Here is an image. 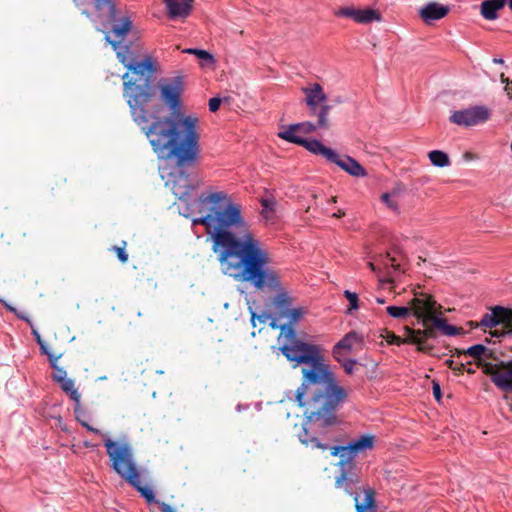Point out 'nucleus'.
<instances>
[{"mask_svg": "<svg viewBox=\"0 0 512 512\" xmlns=\"http://www.w3.org/2000/svg\"><path fill=\"white\" fill-rule=\"evenodd\" d=\"M271 298L266 303L269 313L257 314L252 306L248 307L251 323L256 327V321L265 324L271 319L270 326L280 329L281 353L293 368L301 367L302 371V382L295 392V401L304 416L299 441L308 448L325 451L330 447L323 440L329 428L339 423L337 410L347 401L348 390L339 384L321 347L296 332L294 326L298 322L290 323L289 317L275 316L269 307Z\"/></svg>", "mask_w": 512, "mask_h": 512, "instance_id": "f257e3e1", "label": "nucleus"}, {"mask_svg": "<svg viewBox=\"0 0 512 512\" xmlns=\"http://www.w3.org/2000/svg\"><path fill=\"white\" fill-rule=\"evenodd\" d=\"M142 129L159 158L175 161L165 184L179 200H185L192 190L203 184L202 178L184 171L195 165L199 157L198 119L186 117L173 121L169 117H157Z\"/></svg>", "mask_w": 512, "mask_h": 512, "instance_id": "f03ea898", "label": "nucleus"}, {"mask_svg": "<svg viewBox=\"0 0 512 512\" xmlns=\"http://www.w3.org/2000/svg\"><path fill=\"white\" fill-rule=\"evenodd\" d=\"M201 204H212L210 213L194 219L193 224L203 225L212 239V250L219 256H269L263 244L246 227L240 206L230 201L224 192L198 198Z\"/></svg>", "mask_w": 512, "mask_h": 512, "instance_id": "7ed1b4c3", "label": "nucleus"}, {"mask_svg": "<svg viewBox=\"0 0 512 512\" xmlns=\"http://www.w3.org/2000/svg\"><path fill=\"white\" fill-rule=\"evenodd\" d=\"M267 258H219L222 272L240 282H250L258 290L274 292L269 307L279 318L289 317L290 323L299 322L305 310L293 307V298L283 286L278 273L266 265Z\"/></svg>", "mask_w": 512, "mask_h": 512, "instance_id": "20e7f679", "label": "nucleus"}, {"mask_svg": "<svg viewBox=\"0 0 512 512\" xmlns=\"http://www.w3.org/2000/svg\"><path fill=\"white\" fill-rule=\"evenodd\" d=\"M117 56L129 71L122 76L123 95L127 100L132 118L138 125L147 124L149 118L145 106L155 96L153 77L156 68L153 60L151 57H146L141 61L131 59L126 63L124 55L118 52Z\"/></svg>", "mask_w": 512, "mask_h": 512, "instance_id": "39448f33", "label": "nucleus"}, {"mask_svg": "<svg viewBox=\"0 0 512 512\" xmlns=\"http://www.w3.org/2000/svg\"><path fill=\"white\" fill-rule=\"evenodd\" d=\"M374 444L373 435H361L345 446H336L331 448V455L339 456L340 475L336 478L335 486L343 489L351 495L355 502L357 512H366L374 506V491L367 487L363 489V495L357 493V485L360 481L356 472L353 459L355 456L366 449H371Z\"/></svg>", "mask_w": 512, "mask_h": 512, "instance_id": "423d86ee", "label": "nucleus"}, {"mask_svg": "<svg viewBox=\"0 0 512 512\" xmlns=\"http://www.w3.org/2000/svg\"><path fill=\"white\" fill-rule=\"evenodd\" d=\"M104 446L112 470L134 487L148 504H159L161 512H175L170 505L164 502H158L153 490L141 483L133 449L128 441H114L110 438H106L104 440Z\"/></svg>", "mask_w": 512, "mask_h": 512, "instance_id": "0eeeda50", "label": "nucleus"}, {"mask_svg": "<svg viewBox=\"0 0 512 512\" xmlns=\"http://www.w3.org/2000/svg\"><path fill=\"white\" fill-rule=\"evenodd\" d=\"M160 98L171 111L168 116L173 121H180L187 116L180 113L181 96L184 92V81L182 76H175L159 83Z\"/></svg>", "mask_w": 512, "mask_h": 512, "instance_id": "6e6552de", "label": "nucleus"}, {"mask_svg": "<svg viewBox=\"0 0 512 512\" xmlns=\"http://www.w3.org/2000/svg\"><path fill=\"white\" fill-rule=\"evenodd\" d=\"M317 155L323 156L327 161L336 164L342 170L354 177H365V168L354 158L344 155L340 156L336 151L322 145Z\"/></svg>", "mask_w": 512, "mask_h": 512, "instance_id": "1a4fd4ad", "label": "nucleus"}, {"mask_svg": "<svg viewBox=\"0 0 512 512\" xmlns=\"http://www.w3.org/2000/svg\"><path fill=\"white\" fill-rule=\"evenodd\" d=\"M484 372L490 376L492 383L497 388L505 392H512V361L486 364Z\"/></svg>", "mask_w": 512, "mask_h": 512, "instance_id": "9d476101", "label": "nucleus"}, {"mask_svg": "<svg viewBox=\"0 0 512 512\" xmlns=\"http://www.w3.org/2000/svg\"><path fill=\"white\" fill-rule=\"evenodd\" d=\"M490 118V111L485 106H474L468 109L455 111L450 116V121L459 126H474L484 123Z\"/></svg>", "mask_w": 512, "mask_h": 512, "instance_id": "9b49d317", "label": "nucleus"}, {"mask_svg": "<svg viewBox=\"0 0 512 512\" xmlns=\"http://www.w3.org/2000/svg\"><path fill=\"white\" fill-rule=\"evenodd\" d=\"M512 323V311L502 306H495L489 313L481 318L477 326L485 328H494L500 324H504L509 330Z\"/></svg>", "mask_w": 512, "mask_h": 512, "instance_id": "f8f14e48", "label": "nucleus"}, {"mask_svg": "<svg viewBox=\"0 0 512 512\" xmlns=\"http://www.w3.org/2000/svg\"><path fill=\"white\" fill-rule=\"evenodd\" d=\"M362 344V336L355 331H351L345 334L343 338L333 346L332 355L335 360H341L343 356H347L358 347L361 348Z\"/></svg>", "mask_w": 512, "mask_h": 512, "instance_id": "ddd939ff", "label": "nucleus"}, {"mask_svg": "<svg viewBox=\"0 0 512 512\" xmlns=\"http://www.w3.org/2000/svg\"><path fill=\"white\" fill-rule=\"evenodd\" d=\"M299 131L297 130L294 124L287 126L282 131L278 133V137L284 139L290 143H294L300 146L305 147L308 151L313 154H318L319 148L322 147V143L316 139L306 140L299 135Z\"/></svg>", "mask_w": 512, "mask_h": 512, "instance_id": "4468645a", "label": "nucleus"}, {"mask_svg": "<svg viewBox=\"0 0 512 512\" xmlns=\"http://www.w3.org/2000/svg\"><path fill=\"white\" fill-rule=\"evenodd\" d=\"M132 28V22L128 17H124L119 23L113 25L110 36L109 33L105 34V40L112 46L114 50H117L120 44L124 41L127 34Z\"/></svg>", "mask_w": 512, "mask_h": 512, "instance_id": "2eb2a0df", "label": "nucleus"}, {"mask_svg": "<svg viewBox=\"0 0 512 512\" xmlns=\"http://www.w3.org/2000/svg\"><path fill=\"white\" fill-rule=\"evenodd\" d=\"M434 300L427 294H420L411 300V309L414 315L422 320L430 318L434 311Z\"/></svg>", "mask_w": 512, "mask_h": 512, "instance_id": "dca6fc26", "label": "nucleus"}, {"mask_svg": "<svg viewBox=\"0 0 512 512\" xmlns=\"http://www.w3.org/2000/svg\"><path fill=\"white\" fill-rule=\"evenodd\" d=\"M303 92L306 95L305 102L310 112H316V108L320 107L322 104H326L327 95L319 83H314L310 87L303 88Z\"/></svg>", "mask_w": 512, "mask_h": 512, "instance_id": "f3484780", "label": "nucleus"}, {"mask_svg": "<svg viewBox=\"0 0 512 512\" xmlns=\"http://www.w3.org/2000/svg\"><path fill=\"white\" fill-rule=\"evenodd\" d=\"M449 12V8L437 2H430L419 10L421 19L430 24L432 21L444 18Z\"/></svg>", "mask_w": 512, "mask_h": 512, "instance_id": "a211bd4d", "label": "nucleus"}, {"mask_svg": "<svg viewBox=\"0 0 512 512\" xmlns=\"http://www.w3.org/2000/svg\"><path fill=\"white\" fill-rule=\"evenodd\" d=\"M427 332L420 330H413L409 327L404 328V336L402 337L403 344H414L419 351H427L429 346L426 344Z\"/></svg>", "mask_w": 512, "mask_h": 512, "instance_id": "6ab92c4d", "label": "nucleus"}, {"mask_svg": "<svg viewBox=\"0 0 512 512\" xmlns=\"http://www.w3.org/2000/svg\"><path fill=\"white\" fill-rule=\"evenodd\" d=\"M171 18L187 17L192 10L193 0H164Z\"/></svg>", "mask_w": 512, "mask_h": 512, "instance_id": "aec40b11", "label": "nucleus"}, {"mask_svg": "<svg viewBox=\"0 0 512 512\" xmlns=\"http://www.w3.org/2000/svg\"><path fill=\"white\" fill-rule=\"evenodd\" d=\"M506 3L507 0H485L480 5V14L485 20H496L498 12L505 7Z\"/></svg>", "mask_w": 512, "mask_h": 512, "instance_id": "412c9836", "label": "nucleus"}, {"mask_svg": "<svg viewBox=\"0 0 512 512\" xmlns=\"http://www.w3.org/2000/svg\"><path fill=\"white\" fill-rule=\"evenodd\" d=\"M74 3L80 7L83 4V0H74ZM95 8L100 13H105L109 21H115L116 7L113 0H95Z\"/></svg>", "mask_w": 512, "mask_h": 512, "instance_id": "4be33fe9", "label": "nucleus"}, {"mask_svg": "<svg viewBox=\"0 0 512 512\" xmlns=\"http://www.w3.org/2000/svg\"><path fill=\"white\" fill-rule=\"evenodd\" d=\"M332 106L330 104H322L320 107L316 108V112H310L312 116L317 117V126L321 129H329L330 121L328 118L329 112Z\"/></svg>", "mask_w": 512, "mask_h": 512, "instance_id": "5701e85b", "label": "nucleus"}, {"mask_svg": "<svg viewBox=\"0 0 512 512\" xmlns=\"http://www.w3.org/2000/svg\"><path fill=\"white\" fill-rule=\"evenodd\" d=\"M380 20L381 14L377 10L371 8L357 9L355 21L358 23L366 24Z\"/></svg>", "mask_w": 512, "mask_h": 512, "instance_id": "b1692460", "label": "nucleus"}, {"mask_svg": "<svg viewBox=\"0 0 512 512\" xmlns=\"http://www.w3.org/2000/svg\"><path fill=\"white\" fill-rule=\"evenodd\" d=\"M58 383L60 384L61 389L65 393L69 394L71 400H73L78 405L80 403V394L74 387V381L70 378H65Z\"/></svg>", "mask_w": 512, "mask_h": 512, "instance_id": "393cba45", "label": "nucleus"}, {"mask_svg": "<svg viewBox=\"0 0 512 512\" xmlns=\"http://www.w3.org/2000/svg\"><path fill=\"white\" fill-rule=\"evenodd\" d=\"M431 163L436 167H446L450 165L448 155L440 150H433L428 153Z\"/></svg>", "mask_w": 512, "mask_h": 512, "instance_id": "a878e982", "label": "nucleus"}, {"mask_svg": "<svg viewBox=\"0 0 512 512\" xmlns=\"http://www.w3.org/2000/svg\"><path fill=\"white\" fill-rule=\"evenodd\" d=\"M432 323L437 329L441 330L447 336H455L458 334V329L455 326L448 324L442 318L433 317Z\"/></svg>", "mask_w": 512, "mask_h": 512, "instance_id": "bb28decb", "label": "nucleus"}, {"mask_svg": "<svg viewBox=\"0 0 512 512\" xmlns=\"http://www.w3.org/2000/svg\"><path fill=\"white\" fill-rule=\"evenodd\" d=\"M59 358H60V355L59 356L49 355L50 364H51L52 368L54 369L53 379L57 383L61 380H64L65 378H67V373H66L65 369L58 366V364H57Z\"/></svg>", "mask_w": 512, "mask_h": 512, "instance_id": "cd10ccee", "label": "nucleus"}, {"mask_svg": "<svg viewBox=\"0 0 512 512\" xmlns=\"http://www.w3.org/2000/svg\"><path fill=\"white\" fill-rule=\"evenodd\" d=\"M386 311L391 317L401 319L409 315L410 308L404 306H388Z\"/></svg>", "mask_w": 512, "mask_h": 512, "instance_id": "c85d7f7f", "label": "nucleus"}, {"mask_svg": "<svg viewBox=\"0 0 512 512\" xmlns=\"http://www.w3.org/2000/svg\"><path fill=\"white\" fill-rule=\"evenodd\" d=\"M344 296L349 301V308L346 313L351 314L352 311L357 310L359 308V298L357 293L351 292L350 290L344 291Z\"/></svg>", "mask_w": 512, "mask_h": 512, "instance_id": "c756f323", "label": "nucleus"}, {"mask_svg": "<svg viewBox=\"0 0 512 512\" xmlns=\"http://www.w3.org/2000/svg\"><path fill=\"white\" fill-rule=\"evenodd\" d=\"M486 350L487 348L484 345L475 344L473 346H470L466 350V354L476 359H479L486 352Z\"/></svg>", "mask_w": 512, "mask_h": 512, "instance_id": "7c9ffc66", "label": "nucleus"}, {"mask_svg": "<svg viewBox=\"0 0 512 512\" xmlns=\"http://www.w3.org/2000/svg\"><path fill=\"white\" fill-rule=\"evenodd\" d=\"M339 362L342 367L344 368V371L351 375L354 372V367L357 364V361L355 359L348 358L347 356H343L341 360H336Z\"/></svg>", "mask_w": 512, "mask_h": 512, "instance_id": "2f4dec72", "label": "nucleus"}, {"mask_svg": "<svg viewBox=\"0 0 512 512\" xmlns=\"http://www.w3.org/2000/svg\"><path fill=\"white\" fill-rule=\"evenodd\" d=\"M294 125L296 126L297 130L301 134H309V133L314 132L317 128H319L317 126V124H313L312 122H308V121L302 122V123H297Z\"/></svg>", "mask_w": 512, "mask_h": 512, "instance_id": "473e14b6", "label": "nucleus"}, {"mask_svg": "<svg viewBox=\"0 0 512 512\" xmlns=\"http://www.w3.org/2000/svg\"><path fill=\"white\" fill-rule=\"evenodd\" d=\"M357 9L353 7H341L337 12H335L336 16L339 17H348L355 20Z\"/></svg>", "mask_w": 512, "mask_h": 512, "instance_id": "72a5a7b5", "label": "nucleus"}, {"mask_svg": "<svg viewBox=\"0 0 512 512\" xmlns=\"http://www.w3.org/2000/svg\"><path fill=\"white\" fill-rule=\"evenodd\" d=\"M391 194L390 193H384L381 196V200L393 211H398V204L397 202L391 200Z\"/></svg>", "mask_w": 512, "mask_h": 512, "instance_id": "f704fd0d", "label": "nucleus"}, {"mask_svg": "<svg viewBox=\"0 0 512 512\" xmlns=\"http://www.w3.org/2000/svg\"><path fill=\"white\" fill-rule=\"evenodd\" d=\"M66 178L62 176L55 177L54 184L51 186L52 191H63L66 184Z\"/></svg>", "mask_w": 512, "mask_h": 512, "instance_id": "c9c22d12", "label": "nucleus"}, {"mask_svg": "<svg viewBox=\"0 0 512 512\" xmlns=\"http://www.w3.org/2000/svg\"><path fill=\"white\" fill-rule=\"evenodd\" d=\"M385 339H386L387 343H389V344H394V345H398V346L403 344L402 337L397 336L392 332H387Z\"/></svg>", "mask_w": 512, "mask_h": 512, "instance_id": "e433bc0d", "label": "nucleus"}, {"mask_svg": "<svg viewBox=\"0 0 512 512\" xmlns=\"http://www.w3.org/2000/svg\"><path fill=\"white\" fill-rule=\"evenodd\" d=\"M221 102H222V100L218 97L211 98L209 100V110L211 112H216L219 109Z\"/></svg>", "mask_w": 512, "mask_h": 512, "instance_id": "4c0bfd02", "label": "nucleus"}, {"mask_svg": "<svg viewBox=\"0 0 512 512\" xmlns=\"http://www.w3.org/2000/svg\"><path fill=\"white\" fill-rule=\"evenodd\" d=\"M125 248H126V242L125 241H122V244L120 246H113L110 251L116 253L117 256L119 257H122V256H127L125 254Z\"/></svg>", "mask_w": 512, "mask_h": 512, "instance_id": "58836bf2", "label": "nucleus"}, {"mask_svg": "<svg viewBox=\"0 0 512 512\" xmlns=\"http://www.w3.org/2000/svg\"><path fill=\"white\" fill-rule=\"evenodd\" d=\"M195 55L202 60H206V61H210V62L213 61V56L205 50L198 49V51L195 52Z\"/></svg>", "mask_w": 512, "mask_h": 512, "instance_id": "ea45409f", "label": "nucleus"}, {"mask_svg": "<svg viewBox=\"0 0 512 512\" xmlns=\"http://www.w3.org/2000/svg\"><path fill=\"white\" fill-rule=\"evenodd\" d=\"M500 80L502 83H505V91H507L508 93H510V91H512V81H510L504 73H502L500 75Z\"/></svg>", "mask_w": 512, "mask_h": 512, "instance_id": "a19ab883", "label": "nucleus"}, {"mask_svg": "<svg viewBox=\"0 0 512 512\" xmlns=\"http://www.w3.org/2000/svg\"><path fill=\"white\" fill-rule=\"evenodd\" d=\"M433 395L436 400L440 401L441 399V388L437 382H433Z\"/></svg>", "mask_w": 512, "mask_h": 512, "instance_id": "79ce46f5", "label": "nucleus"}, {"mask_svg": "<svg viewBox=\"0 0 512 512\" xmlns=\"http://www.w3.org/2000/svg\"><path fill=\"white\" fill-rule=\"evenodd\" d=\"M31 329H32V334H33L37 344L42 345V343L45 341L41 338V335L39 334L38 330L36 328H34V326H32Z\"/></svg>", "mask_w": 512, "mask_h": 512, "instance_id": "37998d69", "label": "nucleus"}, {"mask_svg": "<svg viewBox=\"0 0 512 512\" xmlns=\"http://www.w3.org/2000/svg\"><path fill=\"white\" fill-rule=\"evenodd\" d=\"M0 302L6 307L7 310H9L12 313H16L17 310L15 307H13L11 304H9L7 301L0 298Z\"/></svg>", "mask_w": 512, "mask_h": 512, "instance_id": "c03bdc74", "label": "nucleus"}, {"mask_svg": "<svg viewBox=\"0 0 512 512\" xmlns=\"http://www.w3.org/2000/svg\"><path fill=\"white\" fill-rule=\"evenodd\" d=\"M40 346V350H41V353L42 354H45L49 357V355H54L53 353H51L48 348H47V345L45 342L42 343V345H39Z\"/></svg>", "mask_w": 512, "mask_h": 512, "instance_id": "a18cd8bd", "label": "nucleus"}, {"mask_svg": "<svg viewBox=\"0 0 512 512\" xmlns=\"http://www.w3.org/2000/svg\"><path fill=\"white\" fill-rule=\"evenodd\" d=\"M15 314L17 315V317H18V318H20V319H22V320L26 321V322L30 325V327H32V326H33L32 322H31V321H30V319H29V317H27L25 314H23V313H18V312H16Z\"/></svg>", "mask_w": 512, "mask_h": 512, "instance_id": "49530a36", "label": "nucleus"}, {"mask_svg": "<svg viewBox=\"0 0 512 512\" xmlns=\"http://www.w3.org/2000/svg\"><path fill=\"white\" fill-rule=\"evenodd\" d=\"M345 216V212L343 210H338L336 213L333 214V217L335 218H342Z\"/></svg>", "mask_w": 512, "mask_h": 512, "instance_id": "de8ad7c7", "label": "nucleus"}, {"mask_svg": "<svg viewBox=\"0 0 512 512\" xmlns=\"http://www.w3.org/2000/svg\"><path fill=\"white\" fill-rule=\"evenodd\" d=\"M389 260H390V262H391V266H392V267L399 266V263H397L398 258L393 257V258H389Z\"/></svg>", "mask_w": 512, "mask_h": 512, "instance_id": "09e8293b", "label": "nucleus"}, {"mask_svg": "<svg viewBox=\"0 0 512 512\" xmlns=\"http://www.w3.org/2000/svg\"><path fill=\"white\" fill-rule=\"evenodd\" d=\"M465 160H472L474 158V155L471 152H466L464 154Z\"/></svg>", "mask_w": 512, "mask_h": 512, "instance_id": "8fccbe9b", "label": "nucleus"}, {"mask_svg": "<svg viewBox=\"0 0 512 512\" xmlns=\"http://www.w3.org/2000/svg\"><path fill=\"white\" fill-rule=\"evenodd\" d=\"M88 431L93 432L95 434H101L100 430L92 427L91 425H90V427H88Z\"/></svg>", "mask_w": 512, "mask_h": 512, "instance_id": "3c124183", "label": "nucleus"}, {"mask_svg": "<svg viewBox=\"0 0 512 512\" xmlns=\"http://www.w3.org/2000/svg\"><path fill=\"white\" fill-rule=\"evenodd\" d=\"M197 51H198V49L189 48V49H186L184 52L195 55V52H197Z\"/></svg>", "mask_w": 512, "mask_h": 512, "instance_id": "603ef678", "label": "nucleus"}, {"mask_svg": "<svg viewBox=\"0 0 512 512\" xmlns=\"http://www.w3.org/2000/svg\"><path fill=\"white\" fill-rule=\"evenodd\" d=\"M493 62L496 63V64H504V60L501 59V58H494Z\"/></svg>", "mask_w": 512, "mask_h": 512, "instance_id": "864d4df0", "label": "nucleus"}, {"mask_svg": "<svg viewBox=\"0 0 512 512\" xmlns=\"http://www.w3.org/2000/svg\"><path fill=\"white\" fill-rule=\"evenodd\" d=\"M333 102H335V103H339V104H340V103H342V102H343V100H342V98H341L340 96H337V97L333 100Z\"/></svg>", "mask_w": 512, "mask_h": 512, "instance_id": "5fc2aeb1", "label": "nucleus"}, {"mask_svg": "<svg viewBox=\"0 0 512 512\" xmlns=\"http://www.w3.org/2000/svg\"><path fill=\"white\" fill-rule=\"evenodd\" d=\"M262 205H263V207H265V208H267V209H268V208H269V202H268V200H263V201H262Z\"/></svg>", "mask_w": 512, "mask_h": 512, "instance_id": "6e6d98bb", "label": "nucleus"}, {"mask_svg": "<svg viewBox=\"0 0 512 512\" xmlns=\"http://www.w3.org/2000/svg\"><path fill=\"white\" fill-rule=\"evenodd\" d=\"M376 301L379 304H384L385 303V300L383 298H377Z\"/></svg>", "mask_w": 512, "mask_h": 512, "instance_id": "4d7b16f0", "label": "nucleus"}, {"mask_svg": "<svg viewBox=\"0 0 512 512\" xmlns=\"http://www.w3.org/2000/svg\"><path fill=\"white\" fill-rule=\"evenodd\" d=\"M81 424H82V426H84L87 430H88V427H90V425H89L87 422H85V421H81Z\"/></svg>", "mask_w": 512, "mask_h": 512, "instance_id": "13d9d810", "label": "nucleus"}, {"mask_svg": "<svg viewBox=\"0 0 512 512\" xmlns=\"http://www.w3.org/2000/svg\"><path fill=\"white\" fill-rule=\"evenodd\" d=\"M491 336H501V335H504L505 333H501V334H498L497 332H490Z\"/></svg>", "mask_w": 512, "mask_h": 512, "instance_id": "bf43d9fd", "label": "nucleus"}, {"mask_svg": "<svg viewBox=\"0 0 512 512\" xmlns=\"http://www.w3.org/2000/svg\"><path fill=\"white\" fill-rule=\"evenodd\" d=\"M330 202L336 203L337 202V197L336 196L331 197Z\"/></svg>", "mask_w": 512, "mask_h": 512, "instance_id": "052dcab7", "label": "nucleus"}, {"mask_svg": "<svg viewBox=\"0 0 512 512\" xmlns=\"http://www.w3.org/2000/svg\"><path fill=\"white\" fill-rule=\"evenodd\" d=\"M508 5H509V8H510V9H511V11H512V0H509V1H508Z\"/></svg>", "mask_w": 512, "mask_h": 512, "instance_id": "680f3d73", "label": "nucleus"}, {"mask_svg": "<svg viewBox=\"0 0 512 512\" xmlns=\"http://www.w3.org/2000/svg\"><path fill=\"white\" fill-rule=\"evenodd\" d=\"M121 262H126L128 258H119Z\"/></svg>", "mask_w": 512, "mask_h": 512, "instance_id": "e2e57ef3", "label": "nucleus"}, {"mask_svg": "<svg viewBox=\"0 0 512 512\" xmlns=\"http://www.w3.org/2000/svg\"><path fill=\"white\" fill-rule=\"evenodd\" d=\"M82 14H86L87 16H89V14L86 11H82Z\"/></svg>", "mask_w": 512, "mask_h": 512, "instance_id": "0e129e2a", "label": "nucleus"}, {"mask_svg": "<svg viewBox=\"0 0 512 512\" xmlns=\"http://www.w3.org/2000/svg\"><path fill=\"white\" fill-rule=\"evenodd\" d=\"M510 148H511V151H512V142H511V146H510Z\"/></svg>", "mask_w": 512, "mask_h": 512, "instance_id": "69168bd1", "label": "nucleus"}]
</instances>
